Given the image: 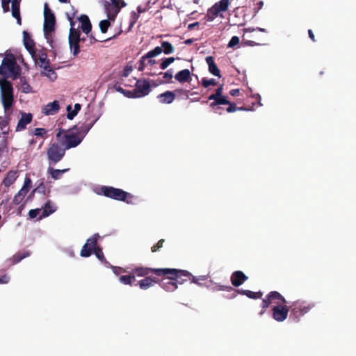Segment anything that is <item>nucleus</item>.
Wrapping results in <instances>:
<instances>
[{
    "mask_svg": "<svg viewBox=\"0 0 356 356\" xmlns=\"http://www.w3.org/2000/svg\"><path fill=\"white\" fill-rule=\"evenodd\" d=\"M0 97L5 113L4 118L0 116V129L3 130L8 124L15 104L14 89L10 81L0 80Z\"/></svg>",
    "mask_w": 356,
    "mask_h": 356,
    "instance_id": "1",
    "label": "nucleus"
},
{
    "mask_svg": "<svg viewBox=\"0 0 356 356\" xmlns=\"http://www.w3.org/2000/svg\"><path fill=\"white\" fill-rule=\"evenodd\" d=\"M189 272L176 268H157V284L166 291H174L177 289L175 278L180 275H188Z\"/></svg>",
    "mask_w": 356,
    "mask_h": 356,
    "instance_id": "2",
    "label": "nucleus"
},
{
    "mask_svg": "<svg viewBox=\"0 0 356 356\" xmlns=\"http://www.w3.org/2000/svg\"><path fill=\"white\" fill-rule=\"evenodd\" d=\"M56 136L65 150L76 147L83 140V136H80L72 128L67 130L60 128Z\"/></svg>",
    "mask_w": 356,
    "mask_h": 356,
    "instance_id": "3",
    "label": "nucleus"
},
{
    "mask_svg": "<svg viewBox=\"0 0 356 356\" xmlns=\"http://www.w3.org/2000/svg\"><path fill=\"white\" fill-rule=\"evenodd\" d=\"M20 74L21 67L17 63L14 55H7L3 59L0 66V74L3 76V79L7 80L6 78L8 76H12L13 79H16L19 76Z\"/></svg>",
    "mask_w": 356,
    "mask_h": 356,
    "instance_id": "4",
    "label": "nucleus"
},
{
    "mask_svg": "<svg viewBox=\"0 0 356 356\" xmlns=\"http://www.w3.org/2000/svg\"><path fill=\"white\" fill-rule=\"evenodd\" d=\"M314 307V303H307L300 300L294 301L290 305V317L293 321L298 323L302 316L307 314Z\"/></svg>",
    "mask_w": 356,
    "mask_h": 356,
    "instance_id": "5",
    "label": "nucleus"
},
{
    "mask_svg": "<svg viewBox=\"0 0 356 356\" xmlns=\"http://www.w3.org/2000/svg\"><path fill=\"white\" fill-rule=\"evenodd\" d=\"M99 191V194H102L105 197L118 201H124L127 203L131 202L133 198V195L129 193L112 186H103L100 188Z\"/></svg>",
    "mask_w": 356,
    "mask_h": 356,
    "instance_id": "6",
    "label": "nucleus"
},
{
    "mask_svg": "<svg viewBox=\"0 0 356 356\" xmlns=\"http://www.w3.org/2000/svg\"><path fill=\"white\" fill-rule=\"evenodd\" d=\"M65 149L59 143H51L47 149L48 164L54 165L60 162L65 154Z\"/></svg>",
    "mask_w": 356,
    "mask_h": 356,
    "instance_id": "7",
    "label": "nucleus"
},
{
    "mask_svg": "<svg viewBox=\"0 0 356 356\" xmlns=\"http://www.w3.org/2000/svg\"><path fill=\"white\" fill-rule=\"evenodd\" d=\"M155 57L156 47L142 56L137 63L138 70L139 71H145L146 74L154 75V73L152 72V70L156 63Z\"/></svg>",
    "mask_w": 356,
    "mask_h": 356,
    "instance_id": "8",
    "label": "nucleus"
},
{
    "mask_svg": "<svg viewBox=\"0 0 356 356\" xmlns=\"http://www.w3.org/2000/svg\"><path fill=\"white\" fill-rule=\"evenodd\" d=\"M287 301L279 292L271 291L270 292L265 298L262 300L261 302V311L259 312L260 315H263L266 309L272 304L281 305L286 304Z\"/></svg>",
    "mask_w": 356,
    "mask_h": 356,
    "instance_id": "9",
    "label": "nucleus"
},
{
    "mask_svg": "<svg viewBox=\"0 0 356 356\" xmlns=\"http://www.w3.org/2000/svg\"><path fill=\"white\" fill-rule=\"evenodd\" d=\"M74 22L71 19V28L70 29L68 40L71 51L74 56H76L80 52L79 42L81 40L83 41L85 39L80 38V32L74 28Z\"/></svg>",
    "mask_w": 356,
    "mask_h": 356,
    "instance_id": "10",
    "label": "nucleus"
},
{
    "mask_svg": "<svg viewBox=\"0 0 356 356\" xmlns=\"http://www.w3.org/2000/svg\"><path fill=\"white\" fill-rule=\"evenodd\" d=\"M127 3L124 0H111V2H104V9L107 17L111 20H115L120 9L125 7Z\"/></svg>",
    "mask_w": 356,
    "mask_h": 356,
    "instance_id": "11",
    "label": "nucleus"
},
{
    "mask_svg": "<svg viewBox=\"0 0 356 356\" xmlns=\"http://www.w3.org/2000/svg\"><path fill=\"white\" fill-rule=\"evenodd\" d=\"M56 17L47 3L44 5V32H54L55 30Z\"/></svg>",
    "mask_w": 356,
    "mask_h": 356,
    "instance_id": "12",
    "label": "nucleus"
},
{
    "mask_svg": "<svg viewBox=\"0 0 356 356\" xmlns=\"http://www.w3.org/2000/svg\"><path fill=\"white\" fill-rule=\"evenodd\" d=\"M289 310L290 307L286 304L275 305L272 309V317L277 322H283L287 318Z\"/></svg>",
    "mask_w": 356,
    "mask_h": 356,
    "instance_id": "13",
    "label": "nucleus"
},
{
    "mask_svg": "<svg viewBox=\"0 0 356 356\" xmlns=\"http://www.w3.org/2000/svg\"><path fill=\"white\" fill-rule=\"evenodd\" d=\"M98 234H95L93 236L87 239L86 243L82 247L80 252V255L83 257H90L94 250L97 247V237Z\"/></svg>",
    "mask_w": 356,
    "mask_h": 356,
    "instance_id": "14",
    "label": "nucleus"
},
{
    "mask_svg": "<svg viewBox=\"0 0 356 356\" xmlns=\"http://www.w3.org/2000/svg\"><path fill=\"white\" fill-rule=\"evenodd\" d=\"M134 91L137 97H140L147 95L150 92L151 82L146 79L136 80L135 83Z\"/></svg>",
    "mask_w": 356,
    "mask_h": 356,
    "instance_id": "15",
    "label": "nucleus"
},
{
    "mask_svg": "<svg viewBox=\"0 0 356 356\" xmlns=\"http://www.w3.org/2000/svg\"><path fill=\"white\" fill-rule=\"evenodd\" d=\"M209 100H213L212 102L210 103L209 106L216 112L218 113V110L220 109L219 105H226L229 104V101L227 99V96L221 95L216 97L215 98L208 97ZM220 114L221 113L219 112Z\"/></svg>",
    "mask_w": 356,
    "mask_h": 356,
    "instance_id": "16",
    "label": "nucleus"
},
{
    "mask_svg": "<svg viewBox=\"0 0 356 356\" xmlns=\"http://www.w3.org/2000/svg\"><path fill=\"white\" fill-rule=\"evenodd\" d=\"M37 60H39L38 65L40 67L44 68L45 71L51 72L55 75V72L49 66V60L47 59V54L43 51H39L38 53Z\"/></svg>",
    "mask_w": 356,
    "mask_h": 356,
    "instance_id": "17",
    "label": "nucleus"
},
{
    "mask_svg": "<svg viewBox=\"0 0 356 356\" xmlns=\"http://www.w3.org/2000/svg\"><path fill=\"white\" fill-rule=\"evenodd\" d=\"M248 277L241 270L234 271L230 277V281L234 286L238 287L247 281Z\"/></svg>",
    "mask_w": 356,
    "mask_h": 356,
    "instance_id": "18",
    "label": "nucleus"
},
{
    "mask_svg": "<svg viewBox=\"0 0 356 356\" xmlns=\"http://www.w3.org/2000/svg\"><path fill=\"white\" fill-rule=\"evenodd\" d=\"M96 120L90 121V122H85L81 125H74L72 127V129H74L76 132L80 136H83V139L87 133L90 131V129L92 127L94 124L95 123Z\"/></svg>",
    "mask_w": 356,
    "mask_h": 356,
    "instance_id": "19",
    "label": "nucleus"
},
{
    "mask_svg": "<svg viewBox=\"0 0 356 356\" xmlns=\"http://www.w3.org/2000/svg\"><path fill=\"white\" fill-rule=\"evenodd\" d=\"M21 118L18 121L16 127V131H21L25 129L26 125L30 124L33 120V115L31 113L21 112Z\"/></svg>",
    "mask_w": 356,
    "mask_h": 356,
    "instance_id": "20",
    "label": "nucleus"
},
{
    "mask_svg": "<svg viewBox=\"0 0 356 356\" xmlns=\"http://www.w3.org/2000/svg\"><path fill=\"white\" fill-rule=\"evenodd\" d=\"M180 278H175V282H177V285L182 284L186 281H190L191 283H195L199 284V280H205L206 277L205 276H200L199 277H196L193 276L190 272L189 275H180Z\"/></svg>",
    "mask_w": 356,
    "mask_h": 356,
    "instance_id": "21",
    "label": "nucleus"
},
{
    "mask_svg": "<svg viewBox=\"0 0 356 356\" xmlns=\"http://www.w3.org/2000/svg\"><path fill=\"white\" fill-rule=\"evenodd\" d=\"M60 109L59 102L57 100L48 103L42 108V113L45 115H52L58 112Z\"/></svg>",
    "mask_w": 356,
    "mask_h": 356,
    "instance_id": "22",
    "label": "nucleus"
},
{
    "mask_svg": "<svg viewBox=\"0 0 356 356\" xmlns=\"http://www.w3.org/2000/svg\"><path fill=\"white\" fill-rule=\"evenodd\" d=\"M205 60L208 65L209 72L214 76L221 77L220 71L215 63L213 57L211 56H207Z\"/></svg>",
    "mask_w": 356,
    "mask_h": 356,
    "instance_id": "23",
    "label": "nucleus"
},
{
    "mask_svg": "<svg viewBox=\"0 0 356 356\" xmlns=\"http://www.w3.org/2000/svg\"><path fill=\"white\" fill-rule=\"evenodd\" d=\"M237 293L245 295L247 297H248L249 298H252V299H260V298H261V297L263 296V293L261 291L253 292L250 290L241 289V290L235 291L234 293L232 295V298L236 297Z\"/></svg>",
    "mask_w": 356,
    "mask_h": 356,
    "instance_id": "24",
    "label": "nucleus"
},
{
    "mask_svg": "<svg viewBox=\"0 0 356 356\" xmlns=\"http://www.w3.org/2000/svg\"><path fill=\"white\" fill-rule=\"evenodd\" d=\"M81 22V29L83 33L88 34L92 29V24L89 17L86 15H81L79 18Z\"/></svg>",
    "mask_w": 356,
    "mask_h": 356,
    "instance_id": "25",
    "label": "nucleus"
},
{
    "mask_svg": "<svg viewBox=\"0 0 356 356\" xmlns=\"http://www.w3.org/2000/svg\"><path fill=\"white\" fill-rule=\"evenodd\" d=\"M56 210V208L55 206H54L51 201L49 200L47 202V203L44 204V207L42 209V213L40 215L38 219L40 220L43 218L47 217L54 212H55Z\"/></svg>",
    "mask_w": 356,
    "mask_h": 356,
    "instance_id": "26",
    "label": "nucleus"
},
{
    "mask_svg": "<svg viewBox=\"0 0 356 356\" xmlns=\"http://www.w3.org/2000/svg\"><path fill=\"white\" fill-rule=\"evenodd\" d=\"M175 79L179 83L188 82L191 80V72L188 69L182 70L175 75Z\"/></svg>",
    "mask_w": 356,
    "mask_h": 356,
    "instance_id": "27",
    "label": "nucleus"
},
{
    "mask_svg": "<svg viewBox=\"0 0 356 356\" xmlns=\"http://www.w3.org/2000/svg\"><path fill=\"white\" fill-rule=\"evenodd\" d=\"M175 51L174 47L168 41L161 42V47L157 46V55L163 52L165 54H170Z\"/></svg>",
    "mask_w": 356,
    "mask_h": 356,
    "instance_id": "28",
    "label": "nucleus"
},
{
    "mask_svg": "<svg viewBox=\"0 0 356 356\" xmlns=\"http://www.w3.org/2000/svg\"><path fill=\"white\" fill-rule=\"evenodd\" d=\"M20 1L21 0H13L11 4L12 15L17 20V23L19 24H21V17L19 12Z\"/></svg>",
    "mask_w": 356,
    "mask_h": 356,
    "instance_id": "29",
    "label": "nucleus"
},
{
    "mask_svg": "<svg viewBox=\"0 0 356 356\" xmlns=\"http://www.w3.org/2000/svg\"><path fill=\"white\" fill-rule=\"evenodd\" d=\"M68 170V168L63 170L54 169L52 165H49L47 168V173L51 175L52 179L57 180L61 179L63 173L67 172Z\"/></svg>",
    "mask_w": 356,
    "mask_h": 356,
    "instance_id": "30",
    "label": "nucleus"
},
{
    "mask_svg": "<svg viewBox=\"0 0 356 356\" xmlns=\"http://www.w3.org/2000/svg\"><path fill=\"white\" fill-rule=\"evenodd\" d=\"M17 177V172L14 171V170H10L6 174L2 183L6 187L8 188L10 186H11L15 181Z\"/></svg>",
    "mask_w": 356,
    "mask_h": 356,
    "instance_id": "31",
    "label": "nucleus"
},
{
    "mask_svg": "<svg viewBox=\"0 0 356 356\" xmlns=\"http://www.w3.org/2000/svg\"><path fill=\"white\" fill-rule=\"evenodd\" d=\"M158 97L160 99L161 102L170 104L174 101L175 95L173 92L166 91L165 92L159 95Z\"/></svg>",
    "mask_w": 356,
    "mask_h": 356,
    "instance_id": "32",
    "label": "nucleus"
},
{
    "mask_svg": "<svg viewBox=\"0 0 356 356\" xmlns=\"http://www.w3.org/2000/svg\"><path fill=\"white\" fill-rule=\"evenodd\" d=\"M23 42L26 49H31V47H35L34 40L31 38V35L25 31H23Z\"/></svg>",
    "mask_w": 356,
    "mask_h": 356,
    "instance_id": "33",
    "label": "nucleus"
},
{
    "mask_svg": "<svg viewBox=\"0 0 356 356\" xmlns=\"http://www.w3.org/2000/svg\"><path fill=\"white\" fill-rule=\"evenodd\" d=\"M156 282L154 278L152 277H146L143 280L138 282V284L142 289H147Z\"/></svg>",
    "mask_w": 356,
    "mask_h": 356,
    "instance_id": "34",
    "label": "nucleus"
},
{
    "mask_svg": "<svg viewBox=\"0 0 356 356\" xmlns=\"http://www.w3.org/2000/svg\"><path fill=\"white\" fill-rule=\"evenodd\" d=\"M159 75L163 76V79L160 81L161 83H172V79L173 77V70L169 69L165 72H160Z\"/></svg>",
    "mask_w": 356,
    "mask_h": 356,
    "instance_id": "35",
    "label": "nucleus"
},
{
    "mask_svg": "<svg viewBox=\"0 0 356 356\" xmlns=\"http://www.w3.org/2000/svg\"><path fill=\"white\" fill-rule=\"evenodd\" d=\"M81 106L79 104H76L74 105V109L72 111V106L68 105L67 107V118L70 120H72L78 113L79 111H80Z\"/></svg>",
    "mask_w": 356,
    "mask_h": 356,
    "instance_id": "36",
    "label": "nucleus"
},
{
    "mask_svg": "<svg viewBox=\"0 0 356 356\" xmlns=\"http://www.w3.org/2000/svg\"><path fill=\"white\" fill-rule=\"evenodd\" d=\"M134 272L138 276H146V275H149L151 272L156 273V269L155 268H144V267H138V268H136L134 270Z\"/></svg>",
    "mask_w": 356,
    "mask_h": 356,
    "instance_id": "37",
    "label": "nucleus"
},
{
    "mask_svg": "<svg viewBox=\"0 0 356 356\" xmlns=\"http://www.w3.org/2000/svg\"><path fill=\"white\" fill-rule=\"evenodd\" d=\"M31 252L30 251L19 252L13 255V259L15 264L21 261L24 258L29 257Z\"/></svg>",
    "mask_w": 356,
    "mask_h": 356,
    "instance_id": "38",
    "label": "nucleus"
},
{
    "mask_svg": "<svg viewBox=\"0 0 356 356\" xmlns=\"http://www.w3.org/2000/svg\"><path fill=\"white\" fill-rule=\"evenodd\" d=\"M220 12L218 9L213 6L208 10L207 14L206 15L207 20L209 22H212L216 17H218Z\"/></svg>",
    "mask_w": 356,
    "mask_h": 356,
    "instance_id": "39",
    "label": "nucleus"
},
{
    "mask_svg": "<svg viewBox=\"0 0 356 356\" xmlns=\"http://www.w3.org/2000/svg\"><path fill=\"white\" fill-rule=\"evenodd\" d=\"M229 0H220L216 3L213 6L216 7L218 10L220 12H225L227 10Z\"/></svg>",
    "mask_w": 356,
    "mask_h": 356,
    "instance_id": "40",
    "label": "nucleus"
},
{
    "mask_svg": "<svg viewBox=\"0 0 356 356\" xmlns=\"http://www.w3.org/2000/svg\"><path fill=\"white\" fill-rule=\"evenodd\" d=\"M156 3V0H149L144 6H138L137 8L139 13L149 11L153 5Z\"/></svg>",
    "mask_w": 356,
    "mask_h": 356,
    "instance_id": "41",
    "label": "nucleus"
},
{
    "mask_svg": "<svg viewBox=\"0 0 356 356\" xmlns=\"http://www.w3.org/2000/svg\"><path fill=\"white\" fill-rule=\"evenodd\" d=\"M120 282L123 283L124 284H131L133 281L136 280L134 275H122L119 278Z\"/></svg>",
    "mask_w": 356,
    "mask_h": 356,
    "instance_id": "42",
    "label": "nucleus"
},
{
    "mask_svg": "<svg viewBox=\"0 0 356 356\" xmlns=\"http://www.w3.org/2000/svg\"><path fill=\"white\" fill-rule=\"evenodd\" d=\"M92 253H94L96 255V257L98 258V259L100 260L102 262L108 264V262L106 261V260L104 257V253L102 252V250L100 247L97 246Z\"/></svg>",
    "mask_w": 356,
    "mask_h": 356,
    "instance_id": "43",
    "label": "nucleus"
},
{
    "mask_svg": "<svg viewBox=\"0 0 356 356\" xmlns=\"http://www.w3.org/2000/svg\"><path fill=\"white\" fill-rule=\"evenodd\" d=\"M174 57H169L164 58L162 62L160 63V68L161 70L166 69L171 63L175 61Z\"/></svg>",
    "mask_w": 356,
    "mask_h": 356,
    "instance_id": "44",
    "label": "nucleus"
},
{
    "mask_svg": "<svg viewBox=\"0 0 356 356\" xmlns=\"http://www.w3.org/2000/svg\"><path fill=\"white\" fill-rule=\"evenodd\" d=\"M201 84L204 88H208L210 86H216L217 82L214 79H208L207 78H202L201 81Z\"/></svg>",
    "mask_w": 356,
    "mask_h": 356,
    "instance_id": "45",
    "label": "nucleus"
},
{
    "mask_svg": "<svg viewBox=\"0 0 356 356\" xmlns=\"http://www.w3.org/2000/svg\"><path fill=\"white\" fill-rule=\"evenodd\" d=\"M109 20H110L109 19H104V20H102L99 22V28H100L102 33H105L107 32L108 29L111 25Z\"/></svg>",
    "mask_w": 356,
    "mask_h": 356,
    "instance_id": "46",
    "label": "nucleus"
},
{
    "mask_svg": "<svg viewBox=\"0 0 356 356\" xmlns=\"http://www.w3.org/2000/svg\"><path fill=\"white\" fill-rule=\"evenodd\" d=\"M227 105H229V106L227 108L226 110L228 113H233V112H235L236 111H240V110H245V111L249 110V109H246L243 107H237L235 103L230 102H229V104H228Z\"/></svg>",
    "mask_w": 356,
    "mask_h": 356,
    "instance_id": "47",
    "label": "nucleus"
},
{
    "mask_svg": "<svg viewBox=\"0 0 356 356\" xmlns=\"http://www.w3.org/2000/svg\"><path fill=\"white\" fill-rule=\"evenodd\" d=\"M22 82V91L24 93H29L31 92V86L26 81L24 78H21L20 79Z\"/></svg>",
    "mask_w": 356,
    "mask_h": 356,
    "instance_id": "48",
    "label": "nucleus"
},
{
    "mask_svg": "<svg viewBox=\"0 0 356 356\" xmlns=\"http://www.w3.org/2000/svg\"><path fill=\"white\" fill-rule=\"evenodd\" d=\"M28 189L22 188L17 193V194L14 197V202H18L19 199L22 200L28 193Z\"/></svg>",
    "mask_w": 356,
    "mask_h": 356,
    "instance_id": "49",
    "label": "nucleus"
},
{
    "mask_svg": "<svg viewBox=\"0 0 356 356\" xmlns=\"http://www.w3.org/2000/svg\"><path fill=\"white\" fill-rule=\"evenodd\" d=\"M54 32H44V37L47 41V42L50 44L51 48H54L53 42H54Z\"/></svg>",
    "mask_w": 356,
    "mask_h": 356,
    "instance_id": "50",
    "label": "nucleus"
},
{
    "mask_svg": "<svg viewBox=\"0 0 356 356\" xmlns=\"http://www.w3.org/2000/svg\"><path fill=\"white\" fill-rule=\"evenodd\" d=\"M132 71H133L132 65H131L129 64L127 65L121 74V78L127 77Z\"/></svg>",
    "mask_w": 356,
    "mask_h": 356,
    "instance_id": "51",
    "label": "nucleus"
},
{
    "mask_svg": "<svg viewBox=\"0 0 356 356\" xmlns=\"http://www.w3.org/2000/svg\"><path fill=\"white\" fill-rule=\"evenodd\" d=\"M240 40L238 36H233L229 40L227 47L229 48H233L235 46L239 44Z\"/></svg>",
    "mask_w": 356,
    "mask_h": 356,
    "instance_id": "52",
    "label": "nucleus"
},
{
    "mask_svg": "<svg viewBox=\"0 0 356 356\" xmlns=\"http://www.w3.org/2000/svg\"><path fill=\"white\" fill-rule=\"evenodd\" d=\"M34 135L36 136H40L43 138L44 135L47 134V131L44 128H35L33 132Z\"/></svg>",
    "mask_w": 356,
    "mask_h": 356,
    "instance_id": "53",
    "label": "nucleus"
},
{
    "mask_svg": "<svg viewBox=\"0 0 356 356\" xmlns=\"http://www.w3.org/2000/svg\"><path fill=\"white\" fill-rule=\"evenodd\" d=\"M42 209H31L29 212V216L31 218H36L40 213H42Z\"/></svg>",
    "mask_w": 356,
    "mask_h": 356,
    "instance_id": "54",
    "label": "nucleus"
},
{
    "mask_svg": "<svg viewBox=\"0 0 356 356\" xmlns=\"http://www.w3.org/2000/svg\"><path fill=\"white\" fill-rule=\"evenodd\" d=\"M223 92V85L220 86L215 91V93L211 95L209 97L210 98H215L216 96H221L222 95Z\"/></svg>",
    "mask_w": 356,
    "mask_h": 356,
    "instance_id": "55",
    "label": "nucleus"
},
{
    "mask_svg": "<svg viewBox=\"0 0 356 356\" xmlns=\"http://www.w3.org/2000/svg\"><path fill=\"white\" fill-rule=\"evenodd\" d=\"M46 191V186L43 182H41L35 189L34 192L44 194Z\"/></svg>",
    "mask_w": 356,
    "mask_h": 356,
    "instance_id": "56",
    "label": "nucleus"
},
{
    "mask_svg": "<svg viewBox=\"0 0 356 356\" xmlns=\"http://www.w3.org/2000/svg\"><path fill=\"white\" fill-rule=\"evenodd\" d=\"M122 94L125 97H129V98H136V97H137L136 96H135L136 93H135L134 89L132 90H127L124 89V92H122Z\"/></svg>",
    "mask_w": 356,
    "mask_h": 356,
    "instance_id": "57",
    "label": "nucleus"
},
{
    "mask_svg": "<svg viewBox=\"0 0 356 356\" xmlns=\"http://www.w3.org/2000/svg\"><path fill=\"white\" fill-rule=\"evenodd\" d=\"M10 1H7L6 0H1V6L3 11L4 13H8L10 10L9 3Z\"/></svg>",
    "mask_w": 356,
    "mask_h": 356,
    "instance_id": "58",
    "label": "nucleus"
},
{
    "mask_svg": "<svg viewBox=\"0 0 356 356\" xmlns=\"http://www.w3.org/2000/svg\"><path fill=\"white\" fill-rule=\"evenodd\" d=\"M31 179L29 177H25L24 184L22 188L28 189V191L31 188Z\"/></svg>",
    "mask_w": 356,
    "mask_h": 356,
    "instance_id": "59",
    "label": "nucleus"
},
{
    "mask_svg": "<svg viewBox=\"0 0 356 356\" xmlns=\"http://www.w3.org/2000/svg\"><path fill=\"white\" fill-rule=\"evenodd\" d=\"M136 81V79L134 78L132 80H129V82L127 83V82L124 81L123 78H121L120 79V83L123 84L124 86H130V87H131L133 86V84L135 83Z\"/></svg>",
    "mask_w": 356,
    "mask_h": 356,
    "instance_id": "60",
    "label": "nucleus"
},
{
    "mask_svg": "<svg viewBox=\"0 0 356 356\" xmlns=\"http://www.w3.org/2000/svg\"><path fill=\"white\" fill-rule=\"evenodd\" d=\"M121 84H122V83H120V82H118H118H116V83L113 85V88H114L116 91H118V92H120V93H122V92H124V89L123 88H122V87H121V86H120Z\"/></svg>",
    "mask_w": 356,
    "mask_h": 356,
    "instance_id": "61",
    "label": "nucleus"
},
{
    "mask_svg": "<svg viewBox=\"0 0 356 356\" xmlns=\"http://www.w3.org/2000/svg\"><path fill=\"white\" fill-rule=\"evenodd\" d=\"M112 269H113V273L118 275H120V273H124L125 270L121 268V267H117V266H111Z\"/></svg>",
    "mask_w": 356,
    "mask_h": 356,
    "instance_id": "62",
    "label": "nucleus"
},
{
    "mask_svg": "<svg viewBox=\"0 0 356 356\" xmlns=\"http://www.w3.org/2000/svg\"><path fill=\"white\" fill-rule=\"evenodd\" d=\"M29 53L31 55V57L36 60L38 57V53L35 50V47H31V49H26Z\"/></svg>",
    "mask_w": 356,
    "mask_h": 356,
    "instance_id": "63",
    "label": "nucleus"
},
{
    "mask_svg": "<svg viewBox=\"0 0 356 356\" xmlns=\"http://www.w3.org/2000/svg\"><path fill=\"white\" fill-rule=\"evenodd\" d=\"M10 280V277L6 275L0 277V284H7Z\"/></svg>",
    "mask_w": 356,
    "mask_h": 356,
    "instance_id": "64",
    "label": "nucleus"
}]
</instances>
